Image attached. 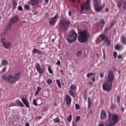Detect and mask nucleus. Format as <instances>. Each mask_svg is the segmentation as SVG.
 I'll list each match as a JSON object with an SVG mask.
<instances>
[{
  "instance_id": "1",
  "label": "nucleus",
  "mask_w": 126,
  "mask_h": 126,
  "mask_svg": "<svg viewBox=\"0 0 126 126\" xmlns=\"http://www.w3.org/2000/svg\"><path fill=\"white\" fill-rule=\"evenodd\" d=\"M114 73L113 71L110 70L108 72V76L106 78V81L105 82L103 83L102 85L103 90L104 91H111L113 89V81H114Z\"/></svg>"
},
{
  "instance_id": "2",
  "label": "nucleus",
  "mask_w": 126,
  "mask_h": 126,
  "mask_svg": "<svg viewBox=\"0 0 126 126\" xmlns=\"http://www.w3.org/2000/svg\"><path fill=\"white\" fill-rule=\"evenodd\" d=\"M20 77V72L16 74H10L8 76L3 75L2 80L10 82V83H14L19 79Z\"/></svg>"
},
{
  "instance_id": "3",
  "label": "nucleus",
  "mask_w": 126,
  "mask_h": 126,
  "mask_svg": "<svg viewBox=\"0 0 126 126\" xmlns=\"http://www.w3.org/2000/svg\"><path fill=\"white\" fill-rule=\"evenodd\" d=\"M118 120L119 116L117 115L109 114L105 126H114L118 123Z\"/></svg>"
},
{
  "instance_id": "4",
  "label": "nucleus",
  "mask_w": 126,
  "mask_h": 126,
  "mask_svg": "<svg viewBox=\"0 0 126 126\" xmlns=\"http://www.w3.org/2000/svg\"><path fill=\"white\" fill-rule=\"evenodd\" d=\"M90 34L88 33L87 30H84L79 32V36H78V41L80 43H86L88 41Z\"/></svg>"
},
{
  "instance_id": "5",
  "label": "nucleus",
  "mask_w": 126,
  "mask_h": 126,
  "mask_svg": "<svg viewBox=\"0 0 126 126\" xmlns=\"http://www.w3.org/2000/svg\"><path fill=\"white\" fill-rule=\"evenodd\" d=\"M76 39H77V34H76L74 30H71L67 38V42L68 43H72L73 42H75Z\"/></svg>"
},
{
  "instance_id": "6",
  "label": "nucleus",
  "mask_w": 126,
  "mask_h": 126,
  "mask_svg": "<svg viewBox=\"0 0 126 126\" xmlns=\"http://www.w3.org/2000/svg\"><path fill=\"white\" fill-rule=\"evenodd\" d=\"M90 1H91V0H87L83 4L81 5V12H83L84 10L88 11L90 8H91Z\"/></svg>"
},
{
  "instance_id": "7",
  "label": "nucleus",
  "mask_w": 126,
  "mask_h": 126,
  "mask_svg": "<svg viewBox=\"0 0 126 126\" xmlns=\"http://www.w3.org/2000/svg\"><path fill=\"white\" fill-rule=\"evenodd\" d=\"M101 4V1L100 0H94L93 5L95 11H101L102 10V7L100 6Z\"/></svg>"
},
{
  "instance_id": "8",
  "label": "nucleus",
  "mask_w": 126,
  "mask_h": 126,
  "mask_svg": "<svg viewBox=\"0 0 126 126\" xmlns=\"http://www.w3.org/2000/svg\"><path fill=\"white\" fill-rule=\"evenodd\" d=\"M70 22L68 20L66 19L61 20L59 23V26L61 29H65L66 27L69 26Z\"/></svg>"
},
{
  "instance_id": "9",
  "label": "nucleus",
  "mask_w": 126,
  "mask_h": 126,
  "mask_svg": "<svg viewBox=\"0 0 126 126\" xmlns=\"http://www.w3.org/2000/svg\"><path fill=\"white\" fill-rule=\"evenodd\" d=\"M58 18H59V15L56 14L53 17H52L49 22L50 25H55L56 22L58 21Z\"/></svg>"
},
{
  "instance_id": "10",
  "label": "nucleus",
  "mask_w": 126,
  "mask_h": 126,
  "mask_svg": "<svg viewBox=\"0 0 126 126\" xmlns=\"http://www.w3.org/2000/svg\"><path fill=\"white\" fill-rule=\"evenodd\" d=\"M36 68L39 74H43V72H45V68H41L40 64L38 63H36Z\"/></svg>"
},
{
  "instance_id": "11",
  "label": "nucleus",
  "mask_w": 126,
  "mask_h": 126,
  "mask_svg": "<svg viewBox=\"0 0 126 126\" xmlns=\"http://www.w3.org/2000/svg\"><path fill=\"white\" fill-rule=\"evenodd\" d=\"M21 100L26 106V107H27V108H29L30 107V103H29V101H28V99L27 98H21Z\"/></svg>"
},
{
  "instance_id": "12",
  "label": "nucleus",
  "mask_w": 126,
  "mask_h": 126,
  "mask_svg": "<svg viewBox=\"0 0 126 126\" xmlns=\"http://www.w3.org/2000/svg\"><path fill=\"white\" fill-rule=\"evenodd\" d=\"M21 100L26 106V107H27V108H29L30 107V103H29V101H28V99L27 98H21Z\"/></svg>"
},
{
  "instance_id": "13",
  "label": "nucleus",
  "mask_w": 126,
  "mask_h": 126,
  "mask_svg": "<svg viewBox=\"0 0 126 126\" xmlns=\"http://www.w3.org/2000/svg\"><path fill=\"white\" fill-rule=\"evenodd\" d=\"M39 3V0H29L28 1V4L31 5H37Z\"/></svg>"
},
{
  "instance_id": "14",
  "label": "nucleus",
  "mask_w": 126,
  "mask_h": 126,
  "mask_svg": "<svg viewBox=\"0 0 126 126\" xmlns=\"http://www.w3.org/2000/svg\"><path fill=\"white\" fill-rule=\"evenodd\" d=\"M19 20V18L17 16H14L11 18L9 20V23L12 24H14V23H16Z\"/></svg>"
},
{
  "instance_id": "15",
  "label": "nucleus",
  "mask_w": 126,
  "mask_h": 126,
  "mask_svg": "<svg viewBox=\"0 0 126 126\" xmlns=\"http://www.w3.org/2000/svg\"><path fill=\"white\" fill-rule=\"evenodd\" d=\"M100 37H101L103 41H105V42H106L108 45H110V44H111V40H108V37L106 36H105L104 34L100 35Z\"/></svg>"
},
{
  "instance_id": "16",
  "label": "nucleus",
  "mask_w": 126,
  "mask_h": 126,
  "mask_svg": "<svg viewBox=\"0 0 126 126\" xmlns=\"http://www.w3.org/2000/svg\"><path fill=\"white\" fill-rule=\"evenodd\" d=\"M65 100L66 101V104L67 105H69L70 103H71V98L70 97V96H69V95L68 94L66 95Z\"/></svg>"
},
{
  "instance_id": "17",
  "label": "nucleus",
  "mask_w": 126,
  "mask_h": 126,
  "mask_svg": "<svg viewBox=\"0 0 126 126\" xmlns=\"http://www.w3.org/2000/svg\"><path fill=\"white\" fill-rule=\"evenodd\" d=\"M100 113V118L101 119V120L105 119L107 117V113L104 110H101Z\"/></svg>"
},
{
  "instance_id": "18",
  "label": "nucleus",
  "mask_w": 126,
  "mask_h": 126,
  "mask_svg": "<svg viewBox=\"0 0 126 126\" xmlns=\"http://www.w3.org/2000/svg\"><path fill=\"white\" fill-rule=\"evenodd\" d=\"M3 46L6 49H9V48L11 47V43H10L9 41H6L3 44Z\"/></svg>"
},
{
  "instance_id": "19",
  "label": "nucleus",
  "mask_w": 126,
  "mask_h": 126,
  "mask_svg": "<svg viewBox=\"0 0 126 126\" xmlns=\"http://www.w3.org/2000/svg\"><path fill=\"white\" fill-rule=\"evenodd\" d=\"M16 104L18 107H21L22 108L24 107V104L20 101H16Z\"/></svg>"
},
{
  "instance_id": "20",
  "label": "nucleus",
  "mask_w": 126,
  "mask_h": 126,
  "mask_svg": "<svg viewBox=\"0 0 126 126\" xmlns=\"http://www.w3.org/2000/svg\"><path fill=\"white\" fill-rule=\"evenodd\" d=\"M32 54H38V55H41V51L35 48L32 50Z\"/></svg>"
},
{
  "instance_id": "21",
  "label": "nucleus",
  "mask_w": 126,
  "mask_h": 126,
  "mask_svg": "<svg viewBox=\"0 0 126 126\" xmlns=\"http://www.w3.org/2000/svg\"><path fill=\"white\" fill-rule=\"evenodd\" d=\"M8 63H7V61L6 60H1V65L2 66H5V65H7Z\"/></svg>"
},
{
  "instance_id": "22",
  "label": "nucleus",
  "mask_w": 126,
  "mask_h": 126,
  "mask_svg": "<svg viewBox=\"0 0 126 126\" xmlns=\"http://www.w3.org/2000/svg\"><path fill=\"white\" fill-rule=\"evenodd\" d=\"M121 42L123 43V44H125V45H126V37L124 35H122L121 37Z\"/></svg>"
},
{
  "instance_id": "23",
  "label": "nucleus",
  "mask_w": 126,
  "mask_h": 126,
  "mask_svg": "<svg viewBox=\"0 0 126 126\" xmlns=\"http://www.w3.org/2000/svg\"><path fill=\"white\" fill-rule=\"evenodd\" d=\"M12 4L13 8L14 9H15L16 8V6H17V2L16 1V0H14V1H13Z\"/></svg>"
},
{
  "instance_id": "24",
  "label": "nucleus",
  "mask_w": 126,
  "mask_h": 126,
  "mask_svg": "<svg viewBox=\"0 0 126 126\" xmlns=\"http://www.w3.org/2000/svg\"><path fill=\"white\" fill-rule=\"evenodd\" d=\"M53 121L54 122L55 124H59V123H60V120L59 117H57L56 118L53 119Z\"/></svg>"
},
{
  "instance_id": "25",
  "label": "nucleus",
  "mask_w": 126,
  "mask_h": 126,
  "mask_svg": "<svg viewBox=\"0 0 126 126\" xmlns=\"http://www.w3.org/2000/svg\"><path fill=\"white\" fill-rule=\"evenodd\" d=\"M82 55V51H77V53L76 54V56L78 58H79V57H81Z\"/></svg>"
},
{
  "instance_id": "26",
  "label": "nucleus",
  "mask_w": 126,
  "mask_h": 126,
  "mask_svg": "<svg viewBox=\"0 0 126 126\" xmlns=\"http://www.w3.org/2000/svg\"><path fill=\"white\" fill-rule=\"evenodd\" d=\"M40 90H41V87H37V90L35 92V96H37V95H38V94H39V92H40Z\"/></svg>"
},
{
  "instance_id": "27",
  "label": "nucleus",
  "mask_w": 126,
  "mask_h": 126,
  "mask_svg": "<svg viewBox=\"0 0 126 126\" xmlns=\"http://www.w3.org/2000/svg\"><path fill=\"white\" fill-rule=\"evenodd\" d=\"M76 86L75 85H72L70 86V89L71 90H76Z\"/></svg>"
},
{
  "instance_id": "28",
  "label": "nucleus",
  "mask_w": 126,
  "mask_h": 126,
  "mask_svg": "<svg viewBox=\"0 0 126 126\" xmlns=\"http://www.w3.org/2000/svg\"><path fill=\"white\" fill-rule=\"evenodd\" d=\"M47 84H48L49 85H51V84H52V83H53V80H52V79H48L46 81Z\"/></svg>"
},
{
  "instance_id": "29",
  "label": "nucleus",
  "mask_w": 126,
  "mask_h": 126,
  "mask_svg": "<svg viewBox=\"0 0 126 126\" xmlns=\"http://www.w3.org/2000/svg\"><path fill=\"white\" fill-rule=\"evenodd\" d=\"M69 94L71 95L72 96V97H74L75 96V94H74V92L71 90L69 91Z\"/></svg>"
},
{
  "instance_id": "30",
  "label": "nucleus",
  "mask_w": 126,
  "mask_h": 126,
  "mask_svg": "<svg viewBox=\"0 0 126 126\" xmlns=\"http://www.w3.org/2000/svg\"><path fill=\"white\" fill-rule=\"evenodd\" d=\"M56 82L59 88H61L62 87V86L61 85V81H60V79L56 80Z\"/></svg>"
},
{
  "instance_id": "31",
  "label": "nucleus",
  "mask_w": 126,
  "mask_h": 126,
  "mask_svg": "<svg viewBox=\"0 0 126 126\" xmlns=\"http://www.w3.org/2000/svg\"><path fill=\"white\" fill-rule=\"evenodd\" d=\"M95 74H96V73H93V72H91V73H88L87 74V77H90V76H92V75H95Z\"/></svg>"
},
{
  "instance_id": "32",
  "label": "nucleus",
  "mask_w": 126,
  "mask_h": 126,
  "mask_svg": "<svg viewBox=\"0 0 126 126\" xmlns=\"http://www.w3.org/2000/svg\"><path fill=\"white\" fill-rule=\"evenodd\" d=\"M48 66V71L49 73H51L52 74L53 73V70H52V68H51V66H50V65H47Z\"/></svg>"
},
{
  "instance_id": "33",
  "label": "nucleus",
  "mask_w": 126,
  "mask_h": 126,
  "mask_svg": "<svg viewBox=\"0 0 126 126\" xmlns=\"http://www.w3.org/2000/svg\"><path fill=\"white\" fill-rule=\"evenodd\" d=\"M115 49L116 50H121V45L120 44H117L115 46Z\"/></svg>"
},
{
  "instance_id": "34",
  "label": "nucleus",
  "mask_w": 126,
  "mask_h": 126,
  "mask_svg": "<svg viewBox=\"0 0 126 126\" xmlns=\"http://www.w3.org/2000/svg\"><path fill=\"white\" fill-rule=\"evenodd\" d=\"M72 119V117L71 115H70L67 118V121L70 123V122H71Z\"/></svg>"
},
{
  "instance_id": "35",
  "label": "nucleus",
  "mask_w": 126,
  "mask_h": 126,
  "mask_svg": "<svg viewBox=\"0 0 126 126\" xmlns=\"http://www.w3.org/2000/svg\"><path fill=\"white\" fill-rule=\"evenodd\" d=\"M6 40V39L5 37H3L1 39L0 41H1V43L3 44H3H4V43H5V42H6V41H5Z\"/></svg>"
},
{
  "instance_id": "36",
  "label": "nucleus",
  "mask_w": 126,
  "mask_h": 126,
  "mask_svg": "<svg viewBox=\"0 0 126 126\" xmlns=\"http://www.w3.org/2000/svg\"><path fill=\"white\" fill-rule=\"evenodd\" d=\"M117 103L120 104V102H121V97L120 96H118L117 97Z\"/></svg>"
},
{
  "instance_id": "37",
  "label": "nucleus",
  "mask_w": 126,
  "mask_h": 126,
  "mask_svg": "<svg viewBox=\"0 0 126 126\" xmlns=\"http://www.w3.org/2000/svg\"><path fill=\"white\" fill-rule=\"evenodd\" d=\"M32 104H33V105H34V106H38V104H37V101H36V99H33Z\"/></svg>"
},
{
  "instance_id": "38",
  "label": "nucleus",
  "mask_w": 126,
  "mask_h": 126,
  "mask_svg": "<svg viewBox=\"0 0 126 126\" xmlns=\"http://www.w3.org/2000/svg\"><path fill=\"white\" fill-rule=\"evenodd\" d=\"M113 57L114 58V59H117V57H118V53L116 52L113 53Z\"/></svg>"
},
{
  "instance_id": "39",
  "label": "nucleus",
  "mask_w": 126,
  "mask_h": 126,
  "mask_svg": "<svg viewBox=\"0 0 126 126\" xmlns=\"http://www.w3.org/2000/svg\"><path fill=\"white\" fill-rule=\"evenodd\" d=\"M7 30H10L11 29V24L10 23L7 26Z\"/></svg>"
},
{
  "instance_id": "40",
  "label": "nucleus",
  "mask_w": 126,
  "mask_h": 126,
  "mask_svg": "<svg viewBox=\"0 0 126 126\" xmlns=\"http://www.w3.org/2000/svg\"><path fill=\"white\" fill-rule=\"evenodd\" d=\"M24 7H25V9H28V10H30V6H29L28 5H25L24 6Z\"/></svg>"
},
{
  "instance_id": "41",
  "label": "nucleus",
  "mask_w": 126,
  "mask_h": 126,
  "mask_svg": "<svg viewBox=\"0 0 126 126\" xmlns=\"http://www.w3.org/2000/svg\"><path fill=\"white\" fill-rule=\"evenodd\" d=\"M75 121L76 122H79V121H80V116H77L76 117V119H75Z\"/></svg>"
},
{
  "instance_id": "42",
  "label": "nucleus",
  "mask_w": 126,
  "mask_h": 126,
  "mask_svg": "<svg viewBox=\"0 0 126 126\" xmlns=\"http://www.w3.org/2000/svg\"><path fill=\"white\" fill-rule=\"evenodd\" d=\"M91 105V102L90 101V97H88V107L89 108L90 107Z\"/></svg>"
},
{
  "instance_id": "43",
  "label": "nucleus",
  "mask_w": 126,
  "mask_h": 126,
  "mask_svg": "<svg viewBox=\"0 0 126 126\" xmlns=\"http://www.w3.org/2000/svg\"><path fill=\"white\" fill-rule=\"evenodd\" d=\"M100 24H102V25H105V21L104 19H101L100 20Z\"/></svg>"
},
{
  "instance_id": "44",
  "label": "nucleus",
  "mask_w": 126,
  "mask_h": 126,
  "mask_svg": "<svg viewBox=\"0 0 126 126\" xmlns=\"http://www.w3.org/2000/svg\"><path fill=\"white\" fill-rule=\"evenodd\" d=\"M123 9H126V1H125L123 3Z\"/></svg>"
},
{
  "instance_id": "45",
  "label": "nucleus",
  "mask_w": 126,
  "mask_h": 126,
  "mask_svg": "<svg viewBox=\"0 0 126 126\" xmlns=\"http://www.w3.org/2000/svg\"><path fill=\"white\" fill-rule=\"evenodd\" d=\"M118 6L119 8H121L122 7V2H118Z\"/></svg>"
},
{
  "instance_id": "46",
  "label": "nucleus",
  "mask_w": 126,
  "mask_h": 126,
  "mask_svg": "<svg viewBox=\"0 0 126 126\" xmlns=\"http://www.w3.org/2000/svg\"><path fill=\"white\" fill-rule=\"evenodd\" d=\"M75 108H76V110H78L80 108L79 105L76 104H75Z\"/></svg>"
},
{
  "instance_id": "47",
  "label": "nucleus",
  "mask_w": 126,
  "mask_h": 126,
  "mask_svg": "<svg viewBox=\"0 0 126 126\" xmlns=\"http://www.w3.org/2000/svg\"><path fill=\"white\" fill-rule=\"evenodd\" d=\"M6 70V68L4 67V68H3L1 70V72H2V73L5 72Z\"/></svg>"
},
{
  "instance_id": "48",
  "label": "nucleus",
  "mask_w": 126,
  "mask_h": 126,
  "mask_svg": "<svg viewBox=\"0 0 126 126\" xmlns=\"http://www.w3.org/2000/svg\"><path fill=\"white\" fill-rule=\"evenodd\" d=\"M56 64L57 65H61V61H60L59 60H58L56 63Z\"/></svg>"
},
{
  "instance_id": "49",
  "label": "nucleus",
  "mask_w": 126,
  "mask_h": 126,
  "mask_svg": "<svg viewBox=\"0 0 126 126\" xmlns=\"http://www.w3.org/2000/svg\"><path fill=\"white\" fill-rule=\"evenodd\" d=\"M100 77H101V78L104 77V73L101 72L100 73Z\"/></svg>"
},
{
  "instance_id": "50",
  "label": "nucleus",
  "mask_w": 126,
  "mask_h": 126,
  "mask_svg": "<svg viewBox=\"0 0 126 126\" xmlns=\"http://www.w3.org/2000/svg\"><path fill=\"white\" fill-rule=\"evenodd\" d=\"M18 10H20V11H22V10H23V8H22V7H21V6H19L18 7Z\"/></svg>"
},
{
  "instance_id": "51",
  "label": "nucleus",
  "mask_w": 126,
  "mask_h": 126,
  "mask_svg": "<svg viewBox=\"0 0 126 126\" xmlns=\"http://www.w3.org/2000/svg\"><path fill=\"white\" fill-rule=\"evenodd\" d=\"M92 81H94V82H95V81L96 80V79H95V77H93L92 78Z\"/></svg>"
},
{
  "instance_id": "52",
  "label": "nucleus",
  "mask_w": 126,
  "mask_h": 126,
  "mask_svg": "<svg viewBox=\"0 0 126 126\" xmlns=\"http://www.w3.org/2000/svg\"><path fill=\"white\" fill-rule=\"evenodd\" d=\"M76 125H77V123H76V122H73V126H76Z\"/></svg>"
},
{
  "instance_id": "53",
  "label": "nucleus",
  "mask_w": 126,
  "mask_h": 126,
  "mask_svg": "<svg viewBox=\"0 0 126 126\" xmlns=\"http://www.w3.org/2000/svg\"><path fill=\"white\" fill-rule=\"evenodd\" d=\"M71 14H72L71 11H69L68 15H69V16H71Z\"/></svg>"
},
{
  "instance_id": "54",
  "label": "nucleus",
  "mask_w": 126,
  "mask_h": 126,
  "mask_svg": "<svg viewBox=\"0 0 126 126\" xmlns=\"http://www.w3.org/2000/svg\"><path fill=\"white\" fill-rule=\"evenodd\" d=\"M118 59H122L123 58V57L122 56V55H118Z\"/></svg>"
},
{
  "instance_id": "55",
  "label": "nucleus",
  "mask_w": 126,
  "mask_h": 126,
  "mask_svg": "<svg viewBox=\"0 0 126 126\" xmlns=\"http://www.w3.org/2000/svg\"><path fill=\"white\" fill-rule=\"evenodd\" d=\"M7 33H8V32L7 31V30H6L5 32H3V34L4 35H6Z\"/></svg>"
},
{
  "instance_id": "56",
  "label": "nucleus",
  "mask_w": 126,
  "mask_h": 126,
  "mask_svg": "<svg viewBox=\"0 0 126 126\" xmlns=\"http://www.w3.org/2000/svg\"><path fill=\"white\" fill-rule=\"evenodd\" d=\"M89 84L90 85H93V82L92 81H90L89 82Z\"/></svg>"
},
{
  "instance_id": "57",
  "label": "nucleus",
  "mask_w": 126,
  "mask_h": 126,
  "mask_svg": "<svg viewBox=\"0 0 126 126\" xmlns=\"http://www.w3.org/2000/svg\"><path fill=\"white\" fill-rule=\"evenodd\" d=\"M45 2H46V3H49V0H44Z\"/></svg>"
},
{
  "instance_id": "58",
  "label": "nucleus",
  "mask_w": 126,
  "mask_h": 126,
  "mask_svg": "<svg viewBox=\"0 0 126 126\" xmlns=\"http://www.w3.org/2000/svg\"><path fill=\"white\" fill-rule=\"evenodd\" d=\"M37 118L38 120H41V119H42V117L39 116V117H37Z\"/></svg>"
},
{
  "instance_id": "59",
  "label": "nucleus",
  "mask_w": 126,
  "mask_h": 126,
  "mask_svg": "<svg viewBox=\"0 0 126 126\" xmlns=\"http://www.w3.org/2000/svg\"><path fill=\"white\" fill-rule=\"evenodd\" d=\"M26 126H30V125H29V124L28 123H27L26 124Z\"/></svg>"
},
{
  "instance_id": "60",
  "label": "nucleus",
  "mask_w": 126,
  "mask_h": 126,
  "mask_svg": "<svg viewBox=\"0 0 126 126\" xmlns=\"http://www.w3.org/2000/svg\"><path fill=\"white\" fill-rule=\"evenodd\" d=\"M105 58H106L105 56V53H103V58L105 59Z\"/></svg>"
},
{
  "instance_id": "61",
  "label": "nucleus",
  "mask_w": 126,
  "mask_h": 126,
  "mask_svg": "<svg viewBox=\"0 0 126 126\" xmlns=\"http://www.w3.org/2000/svg\"><path fill=\"white\" fill-rule=\"evenodd\" d=\"M121 110H122V111L123 112H124L125 109L124 108V107H122V108Z\"/></svg>"
},
{
  "instance_id": "62",
  "label": "nucleus",
  "mask_w": 126,
  "mask_h": 126,
  "mask_svg": "<svg viewBox=\"0 0 126 126\" xmlns=\"http://www.w3.org/2000/svg\"><path fill=\"white\" fill-rule=\"evenodd\" d=\"M105 31H108V28H106V29H105Z\"/></svg>"
},
{
  "instance_id": "63",
  "label": "nucleus",
  "mask_w": 126,
  "mask_h": 126,
  "mask_svg": "<svg viewBox=\"0 0 126 126\" xmlns=\"http://www.w3.org/2000/svg\"><path fill=\"white\" fill-rule=\"evenodd\" d=\"M106 11H109V9L107 8V9H106Z\"/></svg>"
},
{
  "instance_id": "64",
  "label": "nucleus",
  "mask_w": 126,
  "mask_h": 126,
  "mask_svg": "<svg viewBox=\"0 0 126 126\" xmlns=\"http://www.w3.org/2000/svg\"><path fill=\"white\" fill-rule=\"evenodd\" d=\"M113 25H114V23L111 24V27L113 26Z\"/></svg>"
}]
</instances>
